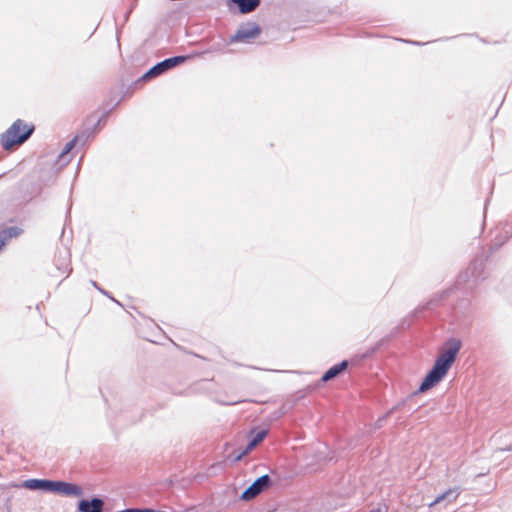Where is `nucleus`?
Wrapping results in <instances>:
<instances>
[{"mask_svg": "<svg viewBox=\"0 0 512 512\" xmlns=\"http://www.w3.org/2000/svg\"><path fill=\"white\" fill-rule=\"evenodd\" d=\"M54 481L49 479L32 478L25 481L24 486L27 489L34 491L49 492Z\"/></svg>", "mask_w": 512, "mask_h": 512, "instance_id": "9", "label": "nucleus"}, {"mask_svg": "<svg viewBox=\"0 0 512 512\" xmlns=\"http://www.w3.org/2000/svg\"><path fill=\"white\" fill-rule=\"evenodd\" d=\"M22 234V229L18 226H9L0 230V237L6 240L17 238Z\"/></svg>", "mask_w": 512, "mask_h": 512, "instance_id": "12", "label": "nucleus"}, {"mask_svg": "<svg viewBox=\"0 0 512 512\" xmlns=\"http://www.w3.org/2000/svg\"><path fill=\"white\" fill-rule=\"evenodd\" d=\"M411 43H413V44H415V45H420V43H419V42H411Z\"/></svg>", "mask_w": 512, "mask_h": 512, "instance_id": "26", "label": "nucleus"}, {"mask_svg": "<svg viewBox=\"0 0 512 512\" xmlns=\"http://www.w3.org/2000/svg\"><path fill=\"white\" fill-rule=\"evenodd\" d=\"M261 29L258 23L247 21L237 28L235 35L231 36V43L249 42L260 35Z\"/></svg>", "mask_w": 512, "mask_h": 512, "instance_id": "5", "label": "nucleus"}, {"mask_svg": "<svg viewBox=\"0 0 512 512\" xmlns=\"http://www.w3.org/2000/svg\"><path fill=\"white\" fill-rule=\"evenodd\" d=\"M229 2L236 5L237 10L243 15L255 11L260 5V0H229Z\"/></svg>", "mask_w": 512, "mask_h": 512, "instance_id": "10", "label": "nucleus"}, {"mask_svg": "<svg viewBox=\"0 0 512 512\" xmlns=\"http://www.w3.org/2000/svg\"><path fill=\"white\" fill-rule=\"evenodd\" d=\"M397 409V406H393L391 409H389V411L387 412V414L383 415L382 417L378 418L377 421H376V427L377 428H380L382 427V424L384 423V421L386 420V418L389 417L390 414H392L393 412H395Z\"/></svg>", "mask_w": 512, "mask_h": 512, "instance_id": "18", "label": "nucleus"}, {"mask_svg": "<svg viewBox=\"0 0 512 512\" xmlns=\"http://www.w3.org/2000/svg\"><path fill=\"white\" fill-rule=\"evenodd\" d=\"M186 59V56L177 55L172 58H166L160 62H157L142 75L141 80L148 81L173 67H177L178 64H182L184 61H186Z\"/></svg>", "mask_w": 512, "mask_h": 512, "instance_id": "4", "label": "nucleus"}, {"mask_svg": "<svg viewBox=\"0 0 512 512\" xmlns=\"http://www.w3.org/2000/svg\"><path fill=\"white\" fill-rule=\"evenodd\" d=\"M116 512H136V508H126L124 510H119Z\"/></svg>", "mask_w": 512, "mask_h": 512, "instance_id": "21", "label": "nucleus"}, {"mask_svg": "<svg viewBox=\"0 0 512 512\" xmlns=\"http://www.w3.org/2000/svg\"><path fill=\"white\" fill-rule=\"evenodd\" d=\"M240 402H241V401H236V402H232L231 404H232V405H233V404H238V403H240Z\"/></svg>", "mask_w": 512, "mask_h": 512, "instance_id": "25", "label": "nucleus"}, {"mask_svg": "<svg viewBox=\"0 0 512 512\" xmlns=\"http://www.w3.org/2000/svg\"><path fill=\"white\" fill-rule=\"evenodd\" d=\"M377 349H378V345H376L375 347H373L372 349H370V350H369V352H368V354L364 355V357H366V356H368V355H370V354L374 353L375 351H377Z\"/></svg>", "mask_w": 512, "mask_h": 512, "instance_id": "22", "label": "nucleus"}, {"mask_svg": "<svg viewBox=\"0 0 512 512\" xmlns=\"http://www.w3.org/2000/svg\"><path fill=\"white\" fill-rule=\"evenodd\" d=\"M456 497H457V493L455 492V490H448V491L444 492L443 494L439 495L438 497H436L434 502L431 503V505L439 503L444 499H448V500L452 501V500H455Z\"/></svg>", "mask_w": 512, "mask_h": 512, "instance_id": "15", "label": "nucleus"}, {"mask_svg": "<svg viewBox=\"0 0 512 512\" xmlns=\"http://www.w3.org/2000/svg\"><path fill=\"white\" fill-rule=\"evenodd\" d=\"M256 446H257V445H254V444H252V443L248 442L247 446H245V449H244V450H242V451H241V453H239V455H237V456H236L235 461H236V462H237V461H240V459H241L243 456L247 455L249 452H251L253 449H255V447H256Z\"/></svg>", "mask_w": 512, "mask_h": 512, "instance_id": "17", "label": "nucleus"}, {"mask_svg": "<svg viewBox=\"0 0 512 512\" xmlns=\"http://www.w3.org/2000/svg\"><path fill=\"white\" fill-rule=\"evenodd\" d=\"M271 485V478L266 474L262 475L254 481L247 489L241 493L240 499L244 501H250L257 497L263 490L267 489Z\"/></svg>", "mask_w": 512, "mask_h": 512, "instance_id": "6", "label": "nucleus"}, {"mask_svg": "<svg viewBox=\"0 0 512 512\" xmlns=\"http://www.w3.org/2000/svg\"><path fill=\"white\" fill-rule=\"evenodd\" d=\"M369 512H381V508H374L370 510Z\"/></svg>", "mask_w": 512, "mask_h": 512, "instance_id": "24", "label": "nucleus"}, {"mask_svg": "<svg viewBox=\"0 0 512 512\" xmlns=\"http://www.w3.org/2000/svg\"><path fill=\"white\" fill-rule=\"evenodd\" d=\"M49 493L60 494L65 497H81L82 488L67 481H54Z\"/></svg>", "mask_w": 512, "mask_h": 512, "instance_id": "7", "label": "nucleus"}, {"mask_svg": "<svg viewBox=\"0 0 512 512\" xmlns=\"http://www.w3.org/2000/svg\"><path fill=\"white\" fill-rule=\"evenodd\" d=\"M136 512H166V511L155 510L153 508H136Z\"/></svg>", "mask_w": 512, "mask_h": 512, "instance_id": "20", "label": "nucleus"}, {"mask_svg": "<svg viewBox=\"0 0 512 512\" xmlns=\"http://www.w3.org/2000/svg\"><path fill=\"white\" fill-rule=\"evenodd\" d=\"M484 260L482 257H477L471 260L469 266H467L466 271L460 273L458 278L455 281V287L451 289H460L462 288H474V286L478 283L479 280H483L484 276Z\"/></svg>", "mask_w": 512, "mask_h": 512, "instance_id": "3", "label": "nucleus"}, {"mask_svg": "<svg viewBox=\"0 0 512 512\" xmlns=\"http://www.w3.org/2000/svg\"><path fill=\"white\" fill-rule=\"evenodd\" d=\"M77 142V136L75 138L71 139V141L67 142L65 144L63 151H61L60 154H58V161L63 162L64 164H67L69 162V159H65L66 155L69 154L70 151L74 148V145H76Z\"/></svg>", "mask_w": 512, "mask_h": 512, "instance_id": "14", "label": "nucleus"}, {"mask_svg": "<svg viewBox=\"0 0 512 512\" xmlns=\"http://www.w3.org/2000/svg\"><path fill=\"white\" fill-rule=\"evenodd\" d=\"M452 291H453V289H448L446 291H443L442 294H440L438 299H432V300L428 301L426 304H424V306L420 307L419 310H415V312H419V311H422L424 309L431 308V306L434 305L435 302H438V301L442 300L443 297L451 294Z\"/></svg>", "mask_w": 512, "mask_h": 512, "instance_id": "16", "label": "nucleus"}, {"mask_svg": "<svg viewBox=\"0 0 512 512\" xmlns=\"http://www.w3.org/2000/svg\"><path fill=\"white\" fill-rule=\"evenodd\" d=\"M267 434H268V430H266V429H258V428L252 429L250 432V440H248V442H250L254 445H259L260 442H262L264 440V438L267 436Z\"/></svg>", "mask_w": 512, "mask_h": 512, "instance_id": "13", "label": "nucleus"}, {"mask_svg": "<svg viewBox=\"0 0 512 512\" xmlns=\"http://www.w3.org/2000/svg\"><path fill=\"white\" fill-rule=\"evenodd\" d=\"M9 240L3 239L0 237V249L8 242Z\"/></svg>", "mask_w": 512, "mask_h": 512, "instance_id": "23", "label": "nucleus"}, {"mask_svg": "<svg viewBox=\"0 0 512 512\" xmlns=\"http://www.w3.org/2000/svg\"><path fill=\"white\" fill-rule=\"evenodd\" d=\"M462 348V340L456 337H450L444 341L442 348L439 349V354L436 356L434 365L424 377L422 383L415 394L424 393L436 386L447 375L453 363H455L456 356Z\"/></svg>", "mask_w": 512, "mask_h": 512, "instance_id": "1", "label": "nucleus"}, {"mask_svg": "<svg viewBox=\"0 0 512 512\" xmlns=\"http://www.w3.org/2000/svg\"><path fill=\"white\" fill-rule=\"evenodd\" d=\"M91 284H92V286H94V288H96V290H98L99 292L103 293V295H106V296L110 297L111 300H113V301H115V303L119 304V302L116 301L115 298L110 296L107 291L101 289V287L99 286V284H97L96 281H91Z\"/></svg>", "mask_w": 512, "mask_h": 512, "instance_id": "19", "label": "nucleus"}, {"mask_svg": "<svg viewBox=\"0 0 512 512\" xmlns=\"http://www.w3.org/2000/svg\"><path fill=\"white\" fill-rule=\"evenodd\" d=\"M33 132V124H28L21 119L15 120L12 126L1 134L0 141L2 148L9 151L14 145H21L25 143Z\"/></svg>", "mask_w": 512, "mask_h": 512, "instance_id": "2", "label": "nucleus"}, {"mask_svg": "<svg viewBox=\"0 0 512 512\" xmlns=\"http://www.w3.org/2000/svg\"><path fill=\"white\" fill-rule=\"evenodd\" d=\"M348 365H349V362H347V360H342L341 363L330 367V369H328V371H326L325 374L322 375L321 381L323 383H326V382L334 379L339 374H341L343 371H345Z\"/></svg>", "mask_w": 512, "mask_h": 512, "instance_id": "11", "label": "nucleus"}, {"mask_svg": "<svg viewBox=\"0 0 512 512\" xmlns=\"http://www.w3.org/2000/svg\"><path fill=\"white\" fill-rule=\"evenodd\" d=\"M104 500L100 496H94L92 499H85L77 503V511L79 512H103Z\"/></svg>", "mask_w": 512, "mask_h": 512, "instance_id": "8", "label": "nucleus"}]
</instances>
